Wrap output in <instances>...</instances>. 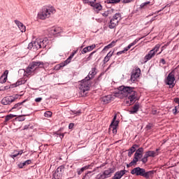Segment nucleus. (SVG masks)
I'll list each match as a JSON object with an SVG mask.
<instances>
[{
    "instance_id": "412c9836",
    "label": "nucleus",
    "mask_w": 179,
    "mask_h": 179,
    "mask_svg": "<svg viewBox=\"0 0 179 179\" xmlns=\"http://www.w3.org/2000/svg\"><path fill=\"white\" fill-rule=\"evenodd\" d=\"M41 48H45L47 47V45L48 44V39L45 38V39H38Z\"/></svg>"
},
{
    "instance_id": "37998d69",
    "label": "nucleus",
    "mask_w": 179,
    "mask_h": 179,
    "mask_svg": "<svg viewBox=\"0 0 179 179\" xmlns=\"http://www.w3.org/2000/svg\"><path fill=\"white\" fill-rule=\"evenodd\" d=\"M51 115H52V112H51V111H46L44 113V116L47 117L48 118H50V117H51Z\"/></svg>"
},
{
    "instance_id": "7ed1b4c3",
    "label": "nucleus",
    "mask_w": 179,
    "mask_h": 179,
    "mask_svg": "<svg viewBox=\"0 0 179 179\" xmlns=\"http://www.w3.org/2000/svg\"><path fill=\"white\" fill-rule=\"evenodd\" d=\"M155 173L156 171H146L145 169L141 167H136L131 171V174L133 176H141L146 179L152 178L155 176Z\"/></svg>"
},
{
    "instance_id": "e433bc0d",
    "label": "nucleus",
    "mask_w": 179,
    "mask_h": 179,
    "mask_svg": "<svg viewBox=\"0 0 179 179\" xmlns=\"http://www.w3.org/2000/svg\"><path fill=\"white\" fill-rule=\"evenodd\" d=\"M147 153L148 154L149 157H156V156H157V153L155 152L153 150L147 151Z\"/></svg>"
},
{
    "instance_id": "09e8293b",
    "label": "nucleus",
    "mask_w": 179,
    "mask_h": 179,
    "mask_svg": "<svg viewBox=\"0 0 179 179\" xmlns=\"http://www.w3.org/2000/svg\"><path fill=\"white\" fill-rule=\"evenodd\" d=\"M87 52H89V49L87 48V47H85L81 51V54H87Z\"/></svg>"
},
{
    "instance_id": "2eb2a0df",
    "label": "nucleus",
    "mask_w": 179,
    "mask_h": 179,
    "mask_svg": "<svg viewBox=\"0 0 179 179\" xmlns=\"http://www.w3.org/2000/svg\"><path fill=\"white\" fill-rule=\"evenodd\" d=\"M14 22L22 33H24V31H26V26H24L23 23L20 22V21L17 20H15Z\"/></svg>"
},
{
    "instance_id": "6ab92c4d",
    "label": "nucleus",
    "mask_w": 179,
    "mask_h": 179,
    "mask_svg": "<svg viewBox=\"0 0 179 179\" xmlns=\"http://www.w3.org/2000/svg\"><path fill=\"white\" fill-rule=\"evenodd\" d=\"M118 23H119L118 22H117L111 18L108 23V27L110 29H115V27H117Z\"/></svg>"
},
{
    "instance_id": "b1692460",
    "label": "nucleus",
    "mask_w": 179,
    "mask_h": 179,
    "mask_svg": "<svg viewBox=\"0 0 179 179\" xmlns=\"http://www.w3.org/2000/svg\"><path fill=\"white\" fill-rule=\"evenodd\" d=\"M29 164H31V160L30 159H28L24 162H21L20 164H18V167L19 169H23L24 166H29Z\"/></svg>"
},
{
    "instance_id": "13d9d810",
    "label": "nucleus",
    "mask_w": 179,
    "mask_h": 179,
    "mask_svg": "<svg viewBox=\"0 0 179 179\" xmlns=\"http://www.w3.org/2000/svg\"><path fill=\"white\" fill-rule=\"evenodd\" d=\"M173 113L176 115V114H177V106H176L173 109Z\"/></svg>"
},
{
    "instance_id": "de8ad7c7",
    "label": "nucleus",
    "mask_w": 179,
    "mask_h": 179,
    "mask_svg": "<svg viewBox=\"0 0 179 179\" xmlns=\"http://www.w3.org/2000/svg\"><path fill=\"white\" fill-rule=\"evenodd\" d=\"M95 52H96V51H94V52H91L89 55L88 57L87 58V61H91L92 57H93V54H95Z\"/></svg>"
},
{
    "instance_id": "9b49d317",
    "label": "nucleus",
    "mask_w": 179,
    "mask_h": 179,
    "mask_svg": "<svg viewBox=\"0 0 179 179\" xmlns=\"http://www.w3.org/2000/svg\"><path fill=\"white\" fill-rule=\"evenodd\" d=\"M96 0H93L90 2V6H92L94 8V10L100 11L101 9H103V6L100 3H95Z\"/></svg>"
},
{
    "instance_id": "7c9ffc66",
    "label": "nucleus",
    "mask_w": 179,
    "mask_h": 179,
    "mask_svg": "<svg viewBox=\"0 0 179 179\" xmlns=\"http://www.w3.org/2000/svg\"><path fill=\"white\" fill-rule=\"evenodd\" d=\"M71 61H72V59L71 57H68L66 60H65L63 63H61L59 64L60 68H62V67L68 65V64H69L71 62Z\"/></svg>"
},
{
    "instance_id": "8fccbe9b",
    "label": "nucleus",
    "mask_w": 179,
    "mask_h": 179,
    "mask_svg": "<svg viewBox=\"0 0 179 179\" xmlns=\"http://www.w3.org/2000/svg\"><path fill=\"white\" fill-rule=\"evenodd\" d=\"M56 136H59L60 139H62L64 136V134H61L59 132L55 133Z\"/></svg>"
},
{
    "instance_id": "c03bdc74",
    "label": "nucleus",
    "mask_w": 179,
    "mask_h": 179,
    "mask_svg": "<svg viewBox=\"0 0 179 179\" xmlns=\"http://www.w3.org/2000/svg\"><path fill=\"white\" fill-rule=\"evenodd\" d=\"M85 170H87V166H84V167L81 168V169H80V171H78V176H80V174H82L83 172Z\"/></svg>"
},
{
    "instance_id": "5701e85b",
    "label": "nucleus",
    "mask_w": 179,
    "mask_h": 179,
    "mask_svg": "<svg viewBox=\"0 0 179 179\" xmlns=\"http://www.w3.org/2000/svg\"><path fill=\"white\" fill-rule=\"evenodd\" d=\"M117 120V115H115V116L113 117V119L110 124V127L117 128V127H118L119 122L118 120Z\"/></svg>"
},
{
    "instance_id": "2f4dec72",
    "label": "nucleus",
    "mask_w": 179,
    "mask_h": 179,
    "mask_svg": "<svg viewBox=\"0 0 179 179\" xmlns=\"http://www.w3.org/2000/svg\"><path fill=\"white\" fill-rule=\"evenodd\" d=\"M32 67L29 65L28 67L26 69L25 73L27 75H31L34 72V69H31Z\"/></svg>"
},
{
    "instance_id": "bf43d9fd",
    "label": "nucleus",
    "mask_w": 179,
    "mask_h": 179,
    "mask_svg": "<svg viewBox=\"0 0 179 179\" xmlns=\"http://www.w3.org/2000/svg\"><path fill=\"white\" fill-rule=\"evenodd\" d=\"M102 15L104 16V17H107V16H108V11H106L102 14Z\"/></svg>"
},
{
    "instance_id": "6e6d98bb",
    "label": "nucleus",
    "mask_w": 179,
    "mask_h": 179,
    "mask_svg": "<svg viewBox=\"0 0 179 179\" xmlns=\"http://www.w3.org/2000/svg\"><path fill=\"white\" fill-rule=\"evenodd\" d=\"M159 62L162 64V65H166V60L164 59H162Z\"/></svg>"
},
{
    "instance_id": "5fc2aeb1",
    "label": "nucleus",
    "mask_w": 179,
    "mask_h": 179,
    "mask_svg": "<svg viewBox=\"0 0 179 179\" xmlns=\"http://www.w3.org/2000/svg\"><path fill=\"white\" fill-rule=\"evenodd\" d=\"M41 100H43V98L38 97V98H36V99H35V101H36V103H40V101H41Z\"/></svg>"
},
{
    "instance_id": "20e7f679",
    "label": "nucleus",
    "mask_w": 179,
    "mask_h": 179,
    "mask_svg": "<svg viewBox=\"0 0 179 179\" xmlns=\"http://www.w3.org/2000/svg\"><path fill=\"white\" fill-rule=\"evenodd\" d=\"M52 13H55V9L52 7H44L42 8L40 13H38V17L41 19V20H44L47 19V17H50Z\"/></svg>"
},
{
    "instance_id": "4d7b16f0",
    "label": "nucleus",
    "mask_w": 179,
    "mask_h": 179,
    "mask_svg": "<svg viewBox=\"0 0 179 179\" xmlns=\"http://www.w3.org/2000/svg\"><path fill=\"white\" fill-rule=\"evenodd\" d=\"M75 54H76V52H72L69 57H70L71 59L75 57Z\"/></svg>"
},
{
    "instance_id": "aec40b11",
    "label": "nucleus",
    "mask_w": 179,
    "mask_h": 179,
    "mask_svg": "<svg viewBox=\"0 0 179 179\" xmlns=\"http://www.w3.org/2000/svg\"><path fill=\"white\" fill-rule=\"evenodd\" d=\"M139 40H141V38H136L131 43H130L127 48H124L123 51L124 52H127V51H128V50L131 49V47H134V45H135L139 41Z\"/></svg>"
},
{
    "instance_id": "774afa93",
    "label": "nucleus",
    "mask_w": 179,
    "mask_h": 179,
    "mask_svg": "<svg viewBox=\"0 0 179 179\" xmlns=\"http://www.w3.org/2000/svg\"><path fill=\"white\" fill-rule=\"evenodd\" d=\"M30 127V125L27 124L24 127V129H29V127Z\"/></svg>"
},
{
    "instance_id": "393cba45",
    "label": "nucleus",
    "mask_w": 179,
    "mask_h": 179,
    "mask_svg": "<svg viewBox=\"0 0 179 179\" xmlns=\"http://www.w3.org/2000/svg\"><path fill=\"white\" fill-rule=\"evenodd\" d=\"M23 154V151L21 150V151H14L13 153H12L10 157L12 158V159H15V157H17V156H20Z\"/></svg>"
},
{
    "instance_id": "4be33fe9",
    "label": "nucleus",
    "mask_w": 179,
    "mask_h": 179,
    "mask_svg": "<svg viewBox=\"0 0 179 179\" xmlns=\"http://www.w3.org/2000/svg\"><path fill=\"white\" fill-rule=\"evenodd\" d=\"M26 101H27V99L24 100L22 102L16 103L12 108V110H16V108H17V110H19L20 108H22V106H23V104H24V103H26Z\"/></svg>"
},
{
    "instance_id": "58836bf2",
    "label": "nucleus",
    "mask_w": 179,
    "mask_h": 179,
    "mask_svg": "<svg viewBox=\"0 0 179 179\" xmlns=\"http://www.w3.org/2000/svg\"><path fill=\"white\" fill-rule=\"evenodd\" d=\"M92 176H93V174H92L91 171H89L85 175V176H83V179H90V177H92Z\"/></svg>"
},
{
    "instance_id": "a18cd8bd",
    "label": "nucleus",
    "mask_w": 179,
    "mask_h": 179,
    "mask_svg": "<svg viewBox=\"0 0 179 179\" xmlns=\"http://www.w3.org/2000/svg\"><path fill=\"white\" fill-rule=\"evenodd\" d=\"M80 110H71V115H79L80 114Z\"/></svg>"
},
{
    "instance_id": "338daca9",
    "label": "nucleus",
    "mask_w": 179,
    "mask_h": 179,
    "mask_svg": "<svg viewBox=\"0 0 179 179\" xmlns=\"http://www.w3.org/2000/svg\"><path fill=\"white\" fill-rule=\"evenodd\" d=\"M174 101H175V103H177V104H179V99L178 98H176L174 99Z\"/></svg>"
},
{
    "instance_id": "69168bd1",
    "label": "nucleus",
    "mask_w": 179,
    "mask_h": 179,
    "mask_svg": "<svg viewBox=\"0 0 179 179\" xmlns=\"http://www.w3.org/2000/svg\"><path fill=\"white\" fill-rule=\"evenodd\" d=\"M159 150H160V149L157 148V149H156L155 151H154L155 153H157V156H158Z\"/></svg>"
},
{
    "instance_id": "ea45409f",
    "label": "nucleus",
    "mask_w": 179,
    "mask_h": 179,
    "mask_svg": "<svg viewBox=\"0 0 179 179\" xmlns=\"http://www.w3.org/2000/svg\"><path fill=\"white\" fill-rule=\"evenodd\" d=\"M136 163H137L136 161L133 159L129 164H127V168L132 167V166H135Z\"/></svg>"
},
{
    "instance_id": "9d476101",
    "label": "nucleus",
    "mask_w": 179,
    "mask_h": 179,
    "mask_svg": "<svg viewBox=\"0 0 179 179\" xmlns=\"http://www.w3.org/2000/svg\"><path fill=\"white\" fill-rule=\"evenodd\" d=\"M64 169H65V166L63 165L59 166L55 172V177H57V179L61 178L62 177V174L64 173Z\"/></svg>"
},
{
    "instance_id": "f8f14e48",
    "label": "nucleus",
    "mask_w": 179,
    "mask_h": 179,
    "mask_svg": "<svg viewBox=\"0 0 179 179\" xmlns=\"http://www.w3.org/2000/svg\"><path fill=\"white\" fill-rule=\"evenodd\" d=\"M13 101H15L13 96H6L1 100V103L3 104V106L11 104V103H13Z\"/></svg>"
},
{
    "instance_id": "f257e3e1",
    "label": "nucleus",
    "mask_w": 179,
    "mask_h": 179,
    "mask_svg": "<svg viewBox=\"0 0 179 179\" xmlns=\"http://www.w3.org/2000/svg\"><path fill=\"white\" fill-rule=\"evenodd\" d=\"M96 75H97V71H96V67H94L89 72L88 76L80 82L79 89L83 96H86L87 92L90 90V87L92 86L90 79H93Z\"/></svg>"
},
{
    "instance_id": "0eeeda50",
    "label": "nucleus",
    "mask_w": 179,
    "mask_h": 179,
    "mask_svg": "<svg viewBox=\"0 0 179 179\" xmlns=\"http://www.w3.org/2000/svg\"><path fill=\"white\" fill-rule=\"evenodd\" d=\"M141 76V69L136 68V69L133 70L131 72L130 81L131 83H135L136 82L138 78Z\"/></svg>"
},
{
    "instance_id": "e2e57ef3",
    "label": "nucleus",
    "mask_w": 179,
    "mask_h": 179,
    "mask_svg": "<svg viewBox=\"0 0 179 179\" xmlns=\"http://www.w3.org/2000/svg\"><path fill=\"white\" fill-rule=\"evenodd\" d=\"M125 52L124 50H121L117 52V55H121V54H124Z\"/></svg>"
},
{
    "instance_id": "680f3d73",
    "label": "nucleus",
    "mask_w": 179,
    "mask_h": 179,
    "mask_svg": "<svg viewBox=\"0 0 179 179\" xmlns=\"http://www.w3.org/2000/svg\"><path fill=\"white\" fill-rule=\"evenodd\" d=\"M166 47H167V45H164L162 47V51L158 53V55H159V54H162V52L163 51V50H164V48H166Z\"/></svg>"
},
{
    "instance_id": "c756f323",
    "label": "nucleus",
    "mask_w": 179,
    "mask_h": 179,
    "mask_svg": "<svg viewBox=\"0 0 179 179\" xmlns=\"http://www.w3.org/2000/svg\"><path fill=\"white\" fill-rule=\"evenodd\" d=\"M113 54H114V52H109L107 55L103 59L104 64H106L108 61H110V58L113 57Z\"/></svg>"
},
{
    "instance_id": "ddd939ff",
    "label": "nucleus",
    "mask_w": 179,
    "mask_h": 179,
    "mask_svg": "<svg viewBox=\"0 0 179 179\" xmlns=\"http://www.w3.org/2000/svg\"><path fill=\"white\" fill-rule=\"evenodd\" d=\"M125 173H127V170L117 171L112 179H121L122 178L123 176H125Z\"/></svg>"
},
{
    "instance_id": "72a5a7b5",
    "label": "nucleus",
    "mask_w": 179,
    "mask_h": 179,
    "mask_svg": "<svg viewBox=\"0 0 179 179\" xmlns=\"http://www.w3.org/2000/svg\"><path fill=\"white\" fill-rule=\"evenodd\" d=\"M34 43V50H38V48H42L41 46L40 45V41L37 40L35 42H33Z\"/></svg>"
},
{
    "instance_id": "473e14b6",
    "label": "nucleus",
    "mask_w": 179,
    "mask_h": 179,
    "mask_svg": "<svg viewBox=\"0 0 179 179\" xmlns=\"http://www.w3.org/2000/svg\"><path fill=\"white\" fill-rule=\"evenodd\" d=\"M24 83H26V80L20 79L15 84H14V86L15 87H17V86H20V85H24Z\"/></svg>"
},
{
    "instance_id": "f3484780",
    "label": "nucleus",
    "mask_w": 179,
    "mask_h": 179,
    "mask_svg": "<svg viewBox=\"0 0 179 179\" xmlns=\"http://www.w3.org/2000/svg\"><path fill=\"white\" fill-rule=\"evenodd\" d=\"M29 65L32 67L31 69H34V71H36L41 65L43 66L44 63H43V62H32Z\"/></svg>"
},
{
    "instance_id": "4468645a",
    "label": "nucleus",
    "mask_w": 179,
    "mask_h": 179,
    "mask_svg": "<svg viewBox=\"0 0 179 179\" xmlns=\"http://www.w3.org/2000/svg\"><path fill=\"white\" fill-rule=\"evenodd\" d=\"M138 148H139V145L138 144H134L132 145L131 148H130L128 150V156L129 157H131L132 155H134V153H135V152H136V149H138Z\"/></svg>"
},
{
    "instance_id": "3c124183",
    "label": "nucleus",
    "mask_w": 179,
    "mask_h": 179,
    "mask_svg": "<svg viewBox=\"0 0 179 179\" xmlns=\"http://www.w3.org/2000/svg\"><path fill=\"white\" fill-rule=\"evenodd\" d=\"M32 48H34V45L33 42L29 43L28 45V50H31Z\"/></svg>"
},
{
    "instance_id": "f03ea898",
    "label": "nucleus",
    "mask_w": 179,
    "mask_h": 179,
    "mask_svg": "<svg viewBox=\"0 0 179 179\" xmlns=\"http://www.w3.org/2000/svg\"><path fill=\"white\" fill-rule=\"evenodd\" d=\"M119 94L121 97H127L129 101H127V104H134L136 99V92L135 87L122 85L119 87Z\"/></svg>"
},
{
    "instance_id": "1a4fd4ad",
    "label": "nucleus",
    "mask_w": 179,
    "mask_h": 179,
    "mask_svg": "<svg viewBox=\"0 0 179 179\" xmlns=\"http://www.w3.org/2000/svg\"><path fill=\"white\" fill-rule=\"evenodd\" d=\"M175 80L176 78H174V75L170 73L167 76L166 84L170 86V87H173L176 85V84H174Z\"/></svg>"
},
{
    "instance_id": "dca6fc26",
    "label": "nucleus",
    "mask_w": 179,
    "mask_h": 179,
    "mask_svg": "<svg viewBox=\"0 0 179 179\" xmlns=\"http://www.w3.org/2000/svg\"><path fill=\"white\" fill-rule=\"evenodd\" d=\"M63 31H64V30L60 27H53L50 30V33L52 34H59L62 33Z\"/></svg>"
},
{
    "instance_id": "bb28decb",
    "label": "nucleus",
    "mask_w": 179,
    "mask_h": 179,
    "mask_svg": "<svg viewBox=\"0 0 179 179\" xmlns=\"http://www.w3.org/2000/svg\"><path fill=\"white\" fill-rule=\"evenodd\" d=\"M139 110V104L135 103V105L133 106L132 110H130V114H135V113H138Z\"/></svg>"
},
{
    "instance_id": "c85d7f7f",
    "label": "nucleus",
    "mask_w": 179,
    "mask_h": 179,
    "mask_svg": "<svg viewBox=\"0 0 179 179\" xmlns=\"http://www.w3.org/2000/svg\"><path fill=\"white\" fill-rule=\"evenodd\" d=\"M149 157V154H148V152H145V154L144 155L143 157L141 159V162H142L143 164H146V163H148Z\"/></svg>"
},
{
    "instance_id": "4c0bfd02",
    "label": "nucleus",
    "mask_w": 179,
    "mask_h": 179,
    "mask_svg": "<svg viewBox=\"0 0 179 179\" xmlns=\"http://www.w3.org/2000/svg\"><path fill=\"white\" fill-rule=\"evenodd\" d=\"M15 117H16V115H8L6 116L5 117V122H8V121H10V120H12V118H15Z\"/></svg>"
},
{
    "instance_id": "39448f33",
    "label": "nucleus",
    "mask_w": 179,
    "mask_h": 179,
    "mask_svg": "<svg viewBox=\"0 0 179 179\" xmlns=\"http://www.w3.org/2000/svg\"><path fill=\"white\" fill-rule=\"evenodd\" d=\"M115 171V169L109 168L107 170H105L102 173H99L96 176V179H106L110 178Z\"/></svg>"
},
{
    "instance_id": "0e129e2a",
    "label": "nucleus",
    "mask_w": 179,
    "mask_h": 179,
    "mask_svg": "<svg viewBox=\"0 0 179 179\" xmlns=\"http://www.w3.org/2000/svg\"><path fill=\"white\" fill-rule=\"evenodd\" d=\"M83 3L86 4V3H90V1L89 0H82Z\"/></svg>"
},
{
    "instance_id": "79ce46f5",
    "label": "nucleus",
    "mask_w": 179,
    "mask_h": 179,
    "mask_svg": "<svg viewBox=\"0 0 179 179\" xmlns=\"http://www.w3.org/2000/svg\"><path fill=\"white\" fill-rule=\"evenodd\" d=\"M149 3H150V1H147V2L141 3L140 5L141 9H143V8H145V6H148V5H149Z\"/></svg>"
},
{
    "instance_id": "49530a36",
    "label": "nucleus",
    "mask_w": 179,
    "mask_h": 179,
    "mask_svg": "<svg viewBox=\"0 0 179 179\" xmlns=\"http://www.w3.org/2000/svg\"><path fill=\"white\" fill-rule=\"evenodd\" d=\"M152 128H153V124H150V123L147 124L146 127H145V129L147 131H150V129H152Z\"/></svg>"
},
{
    "instance_id": "cd10ccee",
    "label": "nucleus",
    "mask_w": 179,
    "mask_h": 179,
    "mask_svg": "<svg viewBox=\"0 0 179 179\" xmlns=\"http://www.w3.org/2000/svg\"><path fill=\"white\" fill-rule=\"evenodd\" d=\"M102 101H103L104 104H108V103L111 101V95L103 96L102 98Z\"/></svg>"
},
{
    "instance_id": "c9c22d12",
    "label": "nucleus",
    "mask_w": 179,
    "mask_h": 179,
    "mask_svg": "<svg viewBox=\"0 0 179 179\" xmlns=\"http://www.w3.org/2000/svg\"><path fill=\"white\" fill-rule=\"evenodd\" d=\"M115 43H117V41H113L110 44H108V45L105 46L103 50H107L108 48H113V47H114V45H115Z\"/></svg>"
},
{
    "instance_id": "423d86ee",
    "label": "nucleus",
    "mask_w": 179,
    "mask_h": 179,
    "mask_svg": "<svg viewBox=\"0 0 179 179\" xmlns=\"http://www.w3.org/2000/svg\"><path fill=\"white\" fill-rule=\"evenodd\" d=\"M159 50H160V44H157L151 50L149 51L148 54L144 57V62L150 61V59L156 55Z\"/></svg>"
},
{
    "instance_id": "a19ab883",
    "label": "nucleus",
    "mask_w": 179,
    "mask_h": 179,
    "mask_svg": "<svg viewBox=\"0 0 179 179\" xmlns=\"http://www.w3.org/2000/svg\"><path fill=\"white\" fill-rule=\"evenodd\" d=\"M87 48L88 49V52H90V51H93V50H94V48H96V44H93L90 46H87Z\"/></svg>"
},
{
    "instance_id": "603ef678",
    "label": "nucleus",
    "mask_w": 179,
    "mask_h": 179,
    "mask_svg": "<svg viewBox=\"0 0 179 179\" xmlns=\"http://www.w3.org/2000/svg\"><path fill=\"white\" fill-rule=\"evenodd\" d=\"M134 0H123V3H130V2H134Z\"/></svg>"
},
{
    "instance_id": "f704fd0d",
    "label": "nucleus",
    "mask_w": 179,
    "mask_h": 179,
    "mask_svg": "<svg viewBox=\"0 0 179 179\" xmlns=\"http://www.w3.org/2000/svg\"><path fill=\"white\" fill-rule=\"evenodd\" d=\"M121 2V0H106V3H113V5H115L117 3H120Z\"/></svg>"
},
{
    "instance_id": "6e6552de",
    "label": "nucleus",
    "mask_w": 179,
    "mask_h": 179,
    "mask_svg": "<svg viewBox=\"0 0 179 179\" xmlns=\"http://www.w3.org/2000/svg\"><path fill=\"white\" fill-rule=\"evenodd\" d=\"M143 157V148H139L138 150H136V152L134 153V157L133 160L136 162H139V159H142Z\"/></svg>"
},
{
    "instance_id": "a878e982",
    "label": "nucleus",
    "mask_w": 179,
    "mask_h": 179,
    "mask_svg": "<svg viewBox=\"0 0 179 179\" xmlns=\"http://www.w3.org/2000/svg\"><path fill=\"white\" fill-rule=\"evenodd\" d=\"M113 20H115L118 23H120V21L121 20V13H115L113 17L111 18Z\"/></svg>"
},
{
    "instance_id": "864d4df0",
    "label": "nucleus",
    "mask_w": 179,
    "mask_h": 179,
    "mask_svg": "<svg viewBox=\"0 0 179 179\" xmlns=\"http://www.w3.org/2000/svg\"><path fill=\"white\" fill-rule=\"evenodd\" d=\"M110 129H112L113 134H117V127H110Z\"/></svg>"
},
{
    "instance_id": "a211bd4d",
    "label": "nucleus",
    "mask_w": 179,
    "mask_h": 179,
    "mask_svg": "<svg viewBox=\"0 0 179 179\" xmlns=\"http://www.w3.org/2000/svg\"><path fill=\"white\" fill-rule=\"evenodd\" d=\"M8 73L9 71L6 70L3 74L0 77V83H5L8 80Z\"/></svg>"
},
{
    "instance_id": "052dcab7",
    "label": "nucleus",
    "mask_w": 179,
    "mask_h": 179,
    "mask_svg": "<svg viewBox=\"0 0 179 179\" xmlns=\"http://www.w3.org/2000/svg\"><path fill=\"white\" fill-rule=\"evenodd\" d=\"M74 125L75 124L73 123H70L69 125V129H72V128H73Z\"/></svg>"
}]
</instances>
